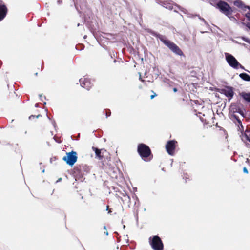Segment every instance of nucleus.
Returning <instances> with one entry per match:
<instances>
[{
    "instance_id": "obj_1",
    "label": "nucleus",
    "mask_w": 250,
    "mask_h": 250,
    "mask_svg": "<svg viewBox=\"0 0 250 250\" xmlns=\"http://www.w3.org/2000/svg\"><path fill=\"white\" fill-rule=\"evenodd\" d=\"M217 0H209V1L212 5H216L217 8L224 14L229 16L232 13V8L227 3L222 1H220L217 3Z\"/></svg>"
},
{
    "instance_id": "obj_2",
    "label": "nucleus",
    "mask_w": 250,
    "mask_h": 250,
    "mask_svg": "<svg viewBox=\"0 0 250 250\" xmlns=\"http://www.w3.org/2000/svg\"><path fill=\"white\" fill-rule=\"evenodd\" d=\"M138 151L144 160L147 161L148 160L147 158L150 156L151 152L148 146L143 144L139 145Z\"/></svg>"
},
{
    "instance_id": "obj_3",
    "label": "nucleus",
    "mask_w": 250,
    "mask_h": 250,
    "mask_svg": "<svg viewBox=\"0 0 250 250\" xmlns=\"http://www.w3.org/2000/svg\"><path fill=\"white\" fill-rule=\"evenodd\" d=\"M160 39L173 52L179 55L183 54L182 51L176 44L168 40L164 39L163 37L160 38Z\"/></svg>"
},
{
    "instance_id": "obj_4",
    "label": "nucleus",
    "mask_w": 250,
    "mask_h": 250,
    "mask_svg": "<svg viewBox=\"0 0 250 250\" xmlns=\"http://www.w3.org/2000/svg\"><path fill=\"white\" fill-rule=\"evenodd\" d=\"M63 160L69 166H72L77 160V153L72 151L66 153V155L63 158Z\"/></svg>"
},
{
    "instance_id": "obj_5",
    "label": "nucleus",
    "mask_w": 250,
    "mask_h": 250,
    "mask_svg": "<svg viewBox=\"0 0 250 250\" xmlns=\"http://www.w3.org/2000/svg\"><path fill=\"white\" fill-rule=\"evenodd\" d=\"M225 56L226 60L229 66L234 69L239 68L240 63L234 56L228 53H225Z\"/></svg>"
},
{
    "instance_id": "obj_6",
    "label": "nucleus",
    "mask_w": 250,
    "mask_h": 250,
    "mask_svg": "<svg viewBox=\"0 0 250 250\" xmlns=\"http://www.w3.org/2000/svg\"><path fill=\"white\" fill-rule=\"evenodd\" d=\"M150 244L152 247L155 250H162L163 248V243L160 238L157 236H155L150 241Z\"/></svg>"
},
{
    "instance_id": "obj_7",
    "label": "nucleus",
    "mask_w": 250,
    "mask_h": 250,
    "mask_svg": "<svg viewBox=\"0 0 250 250\" xmlns=\"http://www.w3.org/2000/svg\"><path fill=\"white\" fill-rule=\"evenodd\" d=\"M177 142L172 140L167 142L166 145V148L167 152L171 155H173L176 147Z\"/></svg>"
},
{
    "instance_id": "obj_8",
    "label": "nucleus",
    "mask_w": 250,
    "mask_h": 250,
    "mask_svg": "<svg viewBox=\"0 0 250 250\" xmlns=\"http://www.w3.org/2000/svg\"><path fill=\"white\" fill-rule=\"evenodd\" d=\"M80 82L81 83V85L82 87L85 88L88 90L91 87V83L89 80L87 79H81L80 80Z\"/></svg>"
},
{
    "instance_id": "obj_9",
    "label": "nucleus",
    "mask_w": 250,
    "mask_h": 250,
    "mask_svg": "<svg viewBox=\"0 0 250 250\" xmlns=\"http://www.w3.org/2000/svg\"><path fill=\"white\" fill-rule=\"evenodd\" d=\"M157 2L166 9L171 10L173 8V4L171 2L159 0Z\"/></svg>"
},
{
    "instance_id": "obj_10",
    "label": "nucleus",
    "mask_w": 250,
    "mask_h": 250,
    "mask_svg": "<svg viewBox=\"0 0 250 250\" xmlns=\"http://www.w3.org/2000/svg\"><path fill=\"white\" fill-rule=\"evenodd\" d=\"M223 93L228 97L232 98L234 92L231 87H227L223 90Z\"/></svg>"
},
{
    "instance_id": "obj_11",
    "label": "nucleus",
    "mask_w": 250,
    "mask_h": 250,
    "mask_svg": "<svg viewBox=\"0 0 250 250\" xmlns=\"http://www.w3.org/2000/svg\"><path fill=\"white\" fill-rule=\"evenodd\" d=\"M7 8L4 5H0V21L2 20L6 16Z\"/></svg>"
},
{
    "instance_id": "obj_12",
    "label": "nucleus",
    "mask_w": 250,
    "mask_h": 250,
    "mask_svg": "<svg viewBox=\"0 0 250 250\" xmlns=\"http://www.w3.org/2000/svg\"><path fill=\"white\" fill-rule=\"evenodd\" d=\"M239 77L244 81H250V76H249L247 73H241L239 75Z\"/></svg>"
},
{
    "instance_id": "obj_13",
    "label": "nucleus",
    "mask_w": 250,
    "mask_h": 250,
    "mask_svg": "<svg viewBox=\"0 0 250 250\" xmlns=\"http://www.w3.org/2000/svg\"><path fill=\"white\" fill-rule=\"evenodd\" d=\"M241 96L247 102H250V93L243 92L241 94Z\"/></svg>"
},
{
    "instance_id": "obj_14",
    "label": "nucleus",
    "mask_w": 250,
    "mask_h": 250,
    "mask_svg": "<svg viewBox=\"0 0 250 250\" xmlns=\"http://www.w3.org/2000/svg\"><path fill=\"white\" fill-rule=\"evenodd\" d=\"M93 149L95 151L96 156L101 159L102 157L101 155V150L94 147H93Z\"/></svg>"
},
{
    "instance_id": "obj_15",
    "label": "nucleus",
    "mask_w": 250,
    "mask_h": 250,
    "mask_svg": "<svg viewBox=\"0 0 250 250\" xmlns=\"http://www.w3.org/2000/svg\"><path fill=\"white\" fill-rule=\"evenodd\" d=\"M234 4L235 5H236L239 7H242V3L241 1L236 0L234 2Z\"/></svg>"
},
{
    "instance_id": "obj_16",
    "label": "nucleus",
    "mask_w": 250,
    "mask_h": 250,
    "mask_svg": "<svg viewBox=\"0 0 250 250\" xmlns=\"http://www.w3.org/2000/svg\"><path fill=\"white\" fill-rule=\"evenodd\" d=\"M248 19L250 21V13H247L246 15ZM247 27L250 29V22L247 24Z\"/></svg>"
},
{
    "instance_id": "obj_17",
    "label": "nucleus",
    "mask_w": 250,
    "mask_h": 250,
    "mask_svg": "<svg viewBox=\"0 0 250 250\" xmlns=\"http://www.w3.org/2000/svg\"><path fill=\"white\" fill-rule=\"evenodd\" d=\"M243 137L245 138L247 140H248L250 142V134L249 135L245 134Z\"/></svg>"
},
{
    "instance_id": "obj_18",
    "label": "nucleus",
    "mask_w": 250,
    "mask_h": 250,
    "mask_svg": "<svg viewBox=\"0 0 250 250\" xmlns=\"http://www.w3.org/2000/svg\"><path fill=\"white\" fill-rule=\"evenodd\" d=\"M242 39L245 41V42H247L248 43H250V39H249L246 37H242Z\"/></svg>"
},
{
    "instance_id": "obj_19",
    "label": "nucleus",
    "mask_w": 250,
    "mask_h": 250,
    "mask_svg": "<svg viewBox=\"0 0 250 250\" xmlns=\"http://www.w3.org/2000/svg\"><path fill=\"white\" fill-rule=\"evenodd\" d=\"M232 110H233V112H237V110H234V108L233 107H232ZM238 112H239L241 115H243V112L242 111H241L240 109H239V111H238Z\"/></svg>"
},
{
    "instance_id": "obj_20",
    "label": "nucleus",
    "mask_w": 250,
    "mask_h": 250,
    "mask_svg": "<svg viewBox=\"0 0 250 250\" xmlns=\"http://www.w3.org/2000/svg\"><path fill=\"white\" fill-rule=\"evenodd\" d=\"M243 171H244V172L246 173H248V172L247 168L245 167L243 168Z\"/></svg>"
},
{
    "instance_id": "obj_21",
    "label": "nucleus",
    "mask_w": 250,
    "mask_h": 250,
    "mask_svg": "<svg viewBox=\"0 0 250 250\" xmlns=\"http://www.w3.org/2000/svg\"><path fill=\"white\" fill-rule=\"evenodd\" d=\"M156 96V94L155 93L154 95H152L150 96L151 99H152L154 97Z\"/></svg>"
},
{
    "instance_id": "obj_22",
    "label": "nucleus",
    "mask_w": 250,
    "mask_h": 250,
    "mask_svg": "<svg viewBox=\"0 0 250 250\" xmlns=\"http://www.w3.org/2000/svg\"><path fill=\"white\" fill-rule=\"evenodd\" d=\"M239 67H240L242 69H244V67L241 64H240V65H239Z\"/></svg>"
},
{
    "instance_id": "obj_23",
    "label": "nucleus",
    "mask_w": 250,
    "mask_h": 250,
    "mask_svg": "<svg viewBox=\"0 0 250 250\" xmlns=\"http://www.w3.org/2000/svg\"><path fill=\"white\" fill-rule=\"evenodd\" d=\"M173 91H174V92H177V89L176 88H174L173 89Z\"/></svg>"
},
{
    "instance_id": "obj_24",
    "label": "nucleus",
    "mask_w": 250,
    "mask_h": 250,
    "mask_svg": "<svg viewBox=\"0 0 250 250\" xmlns=\"http://www.w3.org/2000/svg\"><path fill=\"white\" fill-rule=\"evenodd\" d=\"M32 117H34V116H33V115L30 116L29 117V119H31V118H32Z\"/></svg>"
},
{
    "instance_id": "obj_25",
    "label": "nucleus",
    "mask_w": 250,
    "mask_h": 250,
    "mask_svg": "<svg viewBox=\"0 0 250 250\" xmlns=\"http://www.w3.org/2000/svg\"><path fill=\"white\" fill-rule=\"evenodd\" d=\"M61 180H62V178H59V179L57 180V182H58L61 181Z\"/></svg>"
},
{
    "instance_id": "obj_26",
    "label": "nucleus",
    "mask_w": 250,
    "mask_h": 250,
    "mask_svg": "<svg viewBox=\"0 0 250 250\" xmlns=\"http://www.w3.org/2000/svg\"><path fill=\"white\" fill-rule=\"evenodd\" d=\"M104 233H105V234H106V235H108V232H107V231H106V232H104Z\"/></svg>"
},
{
    "instance_id": "obj_27",
    "label": "nucleus",
    "mask_w": 250,
    "mask_h": 250,
    "mask_svg": "<svg viewBox=\"0 0 250 250\" xmlns=\"http://www.w3.org/2000/svg\"><path fill=\"white\" fill-rule=\"evenodd\" d=\"M104 229H105V230H106V226H104Z\"/></svg>"
},
{
    "instance_id": "obj_28",
    "label": "nucleus",
    "mask_w": 250,
    "mask_h": 250,
    "mask_svg": "<svg viewBox=\"0 0 250 250\" xmlns=\"http://www.w3.org/2000/svg\"><path fill=\"white\" fill-rule=\"evenodd\" d=\"M107 114H109V113H107V112L106 113V115L107 117L108 116Z\"/></svg>"
},
{
    "instance_id": "obj_29",
    "label": "nucleus",
    "mask_w": 250,
    "mask_h": 250,
    "mask_svg": "<svg viewBox=\"0 0 250 250\" xmlns=\"http://www.w3.org/2000/svg\"><path fill=\"white\" fill-rule=\"evenodd\" d=\"M107 114H109V113H107V112L106 113V115L107 117L108 116Z\"/></svg>"
},
{
    "instance_id": "obj_30",
    "label": "nucleus",
    "mask_w": 250,
    "mask_h": 250,
    "mask_svg": "<svg viewBox=\"0 0 250 250\" xmlns=\"http://www.w3.org/2000/svg\"><path fill=\"white\" fill-rule=\"evenodd\" d=\"M125 225H124L123 226V229H125Z\"/></svg>"
},
{
    "instance_id": "obj_31",
    "label": "nucleus",
    "mask_w": 250,
    "mask_h": 250,
    "mask_svg": "<svg viewBox=\"0 0 250 250\" xmlns=\"http://www.w3.org/2000/svg\"><path fill=\"white\" fill-rule=\"evenodd\" d=\"M39 116H40V115H38V116H37V118H38Z\"/></svg>"
},
{
    "instance_id": "obj_32",
    "label": "nucleus",
    "mask_w": 250,
    "mask_h": 250,
    "mask_svg": "<svg viewBox=\"0 0 250 250\" xmlns=\"http://www.w3.org/2000/svg\"><path fill=\"white\" fill-rule=\"evenodd\" d=\"M238 121L239 122V123H241V121L240 120H238Z\"/></svg>"
},
{
    "instance_id": "obj_33",
    "label": "nucleus",
    "mask_w": 250,
    "mask_h": 250,
    "mask_svg": "<svg viewBox=\"0 0 250 250\" xmlns=\"http://www.w3.org/2000/svg\"><path fill=\"white\" fill-rule=\"evenodd\" d=\"M108 209V206L107 207V210Z\"/></svg>"
}]
</instances>
